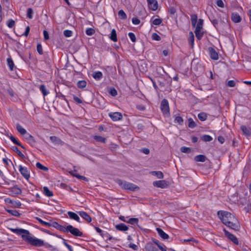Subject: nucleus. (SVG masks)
<instances>
[{"instance_id": "obj_1", "label": "nucleus", "mask_w": 251, "mask_h": 251, "mask_svg": "<svg viewBox=\"0 0 251 251\" xmlns=\"http://www.w3.org/2000/svg\"><path fill=\"white\" fill-rule=\"evenodd\" d=\"M217 215L226 226L235 231L239 230L240 223L238 219L231 213L226 211L221 210L217 212Z\"/></svg>"}, {"instance_id": "obj_2", "label": "nucleus", "mask_w": 251, "mask_h": 251, "mask_svg": "<svg viewBox=\"0 0 251 251\" xmlns=\"http://www.w3.org/2000/svg\"><path fill=\"white\" fill-rule=\"evenodd\" d=\"M10 230L14 233L22 235V239L26 243L35 247H42L44 245L43 240L31 236L28 230L23 228H11Z\"/></svg>"}, {"instance_id": "obj_3", "label": "nucleus", "mask_w": 251, "mask_h": 251, "mask_svg": "<svg viewBox=\"0 0 251 251\" xmlns=\"http://www.w3.org/2000/svg\"><path fill=\"white\" fill-rule=\"evenodd\" d=\"M116 182L122 188L132 191H137L139 189V187L137 185L121 179H117Z\"/></svg>"}, {"instance_id": "obj_4", "label": "nucleus", "mask_w": 251, "mask_h": 251, "mask_svg": "<svg viewBox=\"0 0 251 251\" xmlns=\"http://www.w3.org/2000/svg\"><path fill=\"white\" fill-rule=\"evenodd\" d=\"M68 232H70L75 236L82 237L83 236L82 232L80 231L77 228L75 227L72 225L67 226Z\"/></svg>"}, {"instance_id": "obj_5", "label": "nucleus", "mask_w": 251, "mask_h": 251, "mask_svg": "<svg viewBox=\"0 0 251 251\" xmlns=\"http://www.w3.org/2000/svg\"><path fill=\"white\" fill-rule=\"evenodd\" d=\"M160 108L164 115H168L169 114V106L168 100L166 99H163L160 104Z\"/></svg>"}, {"instance_id": "obj_6", "label": "nucleus", "mask_w": 251, "mask_h": 251, "mask_svg": "<svg viewBox=\"0 0 251 251\" xmlns=\"http://www.w3.org/2000/svg\"><path fill=\"white\" fill-rule=\"evenodd\" d=\"M223 231L225 233V236L231 241H232L235 245H238L239 242L236 236L228 232L225 228L223 229Z\"/></svg>"}, {"instance_id": "obj_7", "label": "nucleus", "mask_w": 251, "mask_h": 251, "mask_svg": "<svg viewBox=\"0 0 251 251\" xmlns=\"http://www.w3.org/2000/svg\"><path fill=\"white\" fill-rule=\"evenodd\" d=\"M152 184L155 187L162 189L166 188L168 186V182L165 180L154 181Z\"/></svg>"}, {"instance_id": "obj_8", "label": "nucleus", "mask_w": 251, "mask_h": 251, "mask_svg": "<svg viewBox=\"0 0 251 251\" xmlns=\"http://www.w3.org/2000/svg\"><path fill=\"white\" fill-rule=\"evenodd\" d=\"M108 116L113 121H118L121 120L123 118L121 113L118 112H110Z\"/></svg>"}, {"instance_id": "obj_9", "label": "nucleus", "mask_w": 251, "mask_h": 251, "mask_svg": "<svg viewBox=\"0 0 251 251\" xmlns=\"http://www.w3.org/2000/svg\"><path fill=\"white\" fill-rule=\"evenodd\" d=\"M19 170L22 175L25 178L28 179L30 177V174L27 168L25 167H23L22 165L19 166Z\"/></svg>"}, {"instance_id": "obj_10", "label": "nucleus", "mask_w": 251, "mask_h": 251, "mask_svg": "<svg viewBox=\"0 0 251 251\" xmlns=\"http://www.w3.org/2000/svg\"><path fill=\"white\" fill-rule=\"evenodd\" d=\"M6 92L10 96V100H11L13 101H16L17 100L18 96L12 88L10 87H8L6 90Z\"/></svg>"}, {"instance_id": "obj_11", "label": "nucleus", "mask_w": 251, "mask_h": 251, "mask_svg": "<svg viewBox=\"0 0 251 251\" xmlns=\"http://www.w3.org/2000/svg\"><path fill=\"white\" fill-rule=\"evenodd\" d=\"M4 201L6 203L11 204L13 206L16 208L20 207L22 205V203L20 201L11 200L8 198L5 199Z\"/></svg>"}, {"instance_id": "obj_12", "label": "nucleus", "mask_w": 251, "mask_h": 251, "mask_svg": "<svg viewBox=\"0 0 251 251\" xmlns=\"http://www.w3.org/2000/svg\"><path fill=\"white\" fill-rule=\"evenodd\" d=\"M9 195L12 196H15L17 195H20L22 193V190L17 186H14L9 190Z\"/></svg>"}, {"instance_id": "obj_13", "label": "nucleus", "mask_w": 251, "mask_h": 251, "mask_svg": "<svg viewBox=\"0 0 251 251\" xmlns=\"http://www.w3.org/2000/svg\"><path fill=\"white\" fill-rule=\"evenodd\" d=\"M149 8L152 11H155L158 8V3L156 0H147Z\"/></svg>"}, {"instance_id": "obj_14", "label": "nucleus", "mask_w": 251, "mask_h": 251, "mask_svg": "<svg viewBox=\"0 0 251 251\" xmlns=\"http://www.w3.org/2000/svg\"><path fill=\"white\" fill-rule=\"evenodd\" d=\"M210 57L214 60H217L219 59L218 52L212 48H208Z\"/></svg>"}, {"instance_id": "obj_15", "label": "nucleus", "mask_w": 251, "mask_h": 251, "mask_svg": "<svg viewBox=\"0 0 251 251\" xmlns=\"http://www.w3.org/2000/svg\"><path fill=\"white\" fill-rule=\"evenodd\" d=\"M78 213L80 217H81L88 223H90L91 222L92 219L91 217L86 212L78 211Z\"/></svg>"}, {"instance_id": "obj_16", "label": "nucleus", "mask_w": 251, "mask_h": 251, "mask_svg": "<svg viewBox=\"0 0 251 251\" xmlns=\"http://www.w3.org/2000/svg\"><path fill=\"white\" fill-rule=\"evenodd\" d=\"M25 139L27 141L28 143L32 146H34L35 144V140L34 137L29 133L25 135Z\"/></svg>"}, {"instance_id": "obj_17", "label": "nucleus", "mask_w": 251, "mask_h": 251, "mask_svg": "<svg viewBox=\"0 0 251 251\" xmlns=\"http://www.w3.org/2000/svg\"><path fill=\"white\" fill-rule=\"evenodd\" d=\"M50 138L51 141L55 145H62L64 143L60 139L56 136H50Z\"/></svg>"}, {"instance_id": "obj_18", "label": "nucleus", "mask_w": 251, "mask_h": 251, "mask_svg": "<svg viewBox=\"0 0 251 251\" xmlns=\"http://www.w3.org/2000/svg\"><path fill=\"white\" fill-rule=\"evenodd\" d=\"M101 237L106 239V241H112V242H114L117 240L116 238L113 237L111 236L107 231H104L101 236Z\"/></svg>"}, {"instance_id": "obj_19", "label": "nucleus", "mask_w": 251, "mask_h": 251, "mask_svg": "<svg viewBox=\"0 0 251 251\" xmlns=\"http://www.w3.org/2000/svg\"><path fill=\"white\" fill-rule=\"evenodd\" d=\"M115 228L117 230L121 231H126L128 229V227L123 223L116 225L115 226Z\"/></svg>"}, {"instance_id": "obj_20", "label": "nucleus", "mask_w": 251, "mask_h": 251, "mask_svg": "<svg viewBox=\"0 0 251 251\" xmlns=\"http://www.w3.org/2000/svg\"><path fill=\"white\" fill-rule=\"evenodd\" d=\"M157 231L159 235L164 240H167L169 238V236L162 229L157 228Z\"/></svg>"}, {"instance_id": "obj_21", "label": "nucleus", "mask_w": 251, "mask_h": 251, "mask_svg": "<svg viewBox=\"0 0 251 251\" xmlns=\"http://www.w3.org/2000/svg\"><path fill=\"white\" fill-rule=\"evenodd\" d=\"M231 19L232 21L235 23H238L241 22V18L239 14L236 12L233 13L231 14Z\"/></svg>"}, {"instance_id": "obj_22", "label": "nucleus", "mask_w": 251, "mask_h": 251, "mask_svg": "<svg viewBox=\"0 0 251 251\" xmlns=\"http://www.w3.org/2000/svg\"><path fill=\"white\" fill-rule=\"evenodd\" d=\"M67 213L70 219L74 220L78 222H80L79 216L75 213L72 211H68Z\"/></svg>"}, {"instance_id": "obj_23", "label": "nucleus", "mask_w": 251, "mask_h": 251, "mask_svg": "<svg viewBox=\"0 0 251 251\" xmlns=\"http://www.w3.org/2000/svg\"><path fill=\"white\" fill-rule=\"evenodd\" d=\"M145 251H159L158 248L153 245L152 244H148L145 246Z\"/></svg>"}, {"instance_id": "obj_24", "label": "nucleus", "mask_w": 251, "mask_h": 251, "mask_svg": "<svg viewBox=\"0 0 251 251\" xmlns=\"http://www.w3.org/2000/svg\"><path fill=\"white\" fill-rule=\"evenodd\" d=\"M109 38L110 40L114 42L117 41V33L115 29H113L111 31V33L109 35Z\"/></svg>"}, {"instance_id": "obj_25", "label": "nucleus", "mask_w": 251, "mask_h": 251, "mask_svg": "<svg viewBox=\"0 0 251 251\" xmlns=\"http://www.w3.org/2000/svg\"><path fill=\"white\" fill-rule=\"evenodd\" d=\"M16 129L22 135H26L27 134L26 130L19 124L16 125Z\"/></svg>"}, {"instance_id": "obj_26", "label": "nucleus", "mask_w": 251, "mask_h": 251, "mask_svg": "<svg viewBox=\"0 0 251 251\" xmlns=\"http://www.w3.org/2000/svg\"><path fill=\"white\" fill-rule=\"evenodd\" d=\"M102 73L100 71H96L93 73L92 76L97 80H100L102 77Z\"/></svg>"}, {"instance_id": "obj_27", "label": "nucleus", "mask_w": 251, "mask_h": 251, "mask_svg": "<svg viewBox=\"0 0 251 251\" xmlns=\"http://www.w3.org/2000/svg\"><path fill=\"white\" fill-rule=\"evenodd\" d=\"M150 174L152 176H156L159 179H162L164 177V175L161 171H152Z\"/></svg>"}, {"instance_id": "obj_28", "label": "nucleus", "mask_w": 251, "mask_h": 251, "mask_svg": "<svg viewBox=\"0 0 251 251\" xmlns=\"http://www.w3.org/2000/svg\"><path fill=\"white\" fill-rule=\"evenodd\" d=\"M241 129L242 130L244 134L247 136H249L251 134V130L250 128L247 127L245 126H242Z\"/></svg>"}, {"instance_id": "obj_29", "label": "nucleus", "mask_w": 251, "mask_h": 251, "mask_svg": "<svg viewBox=\"0 0 251 251\" xmlns=\"http://www.w3.org/2000/svg\"><path fill=\"white\" fill-rule=\"evenodd\" d=\"M7 65L10 71H13L14 67V64L12 59L11 57H8L6 59Z\"/></svg>"}, {"instance_id": "obj_30", "label": "nucleus", "mask_w": 251, "mask_h": 251, "mask_svg": "<svg viewBox=\"0 0 251 251\" xmlns=\"http://www.w3.org/2000/svg\"><path fill=\"white\" fill-rule=\"evenodd\" d=\"M206 159V157L201 154L198 155L195 157V160L197 162H204Z\"/></svg>"}, {"instance_id": "obj_31", "label": "nucleus", "mask_w": 251, "mask_h": 251, "mask_svg": "<svg viewBox=\"0 0 251 251\" xmlns=\"http://www.w3.org/2000/svg\"><path fill=\"white\" fill-rule=\"evenodd\" d=\"M43 192L47 197H50L53 196V193L46 186L43 187Z\"/></svg>"}, {"instance_id": "obj_32", "label": "nucleus", "mask_w": 251, "mask_h": 251, "mask_svg": "<svg viewBox=\"0 0 251 251\" xmlns=\"http://www.w3.org/2000/svg\"><path fill=\"white\" fill-rule=\"evenodd\" d=\"M6 211L11 215L15 217H20L21 215V214L16 210L6 209Z\"/></svg>"}, {"instance_id": "obj_33", "label": "nucleus", "mask_w": 251, "mask_h": 251, "mask_svg": "<svg viewBox=\"0 0 251 251\" xmlns=\"http://www.w3.org/2000/svg\"><path fill=\"white\" fill-rule=\"evenodd\" d=\"M87 82L85 80H79L77 83V86L79 88L82 89L86 86Z\"/></svg>"}, {"instance_id": "obj_34", "label": "nucleus", "mask_w": 251, "mask_h": 251, "mask_svg": "<svg viewBox=\"0 0 251 251\" xmlns=\"http://www.w3.org/2000/svg\"><path fill=\"white\" fill-rule=\"evenodd\" d=\"M10 139L11 141L14 143L16 145H17L20 147H21L23 148H24V147L22 146V145L21 144V143L19 141L18 139H17L15 137H14L13 136H11L10 137Z\"/></svg>"}, {"instance_id": "obj_35", "label": "nucleus", "mask_w": 251, "mask_h": 251, "mask_svg": "<svg viewBox=\"0 0 251 251\" xmlns=\"http://www.w3.org/2000/svg\"><path fill=\"white\" fill-rule=\"evenodd\" d=\"M139 221V220L138 218H129L127 221V223L130 224L131 225H137L138 224V222Z\"/></svg>"}, {"instance_id": "obj_36", "label": "nucleus", "mask_w": 251, "mask_h": 251, "mask_svg": "<svg viewBox=\"0 0 251 251\" xmlns=\"http://www.w3.org/2000/svg\"><path fill=\"white\" fill-rule=\"evenodd\" d=\"M36 219L43 226H51V224L50 223L44 221L39 217H36Z\"/></svg>"}, {"instance_id": "obj_37", "label": "nucleus", "mask_w": 251, "mask_h": 251, "mask_svg": "<svg viewBox=\"0 0 251 251\" xmlns=\"http://www.w3.org/2000/svg\"><path fill=\"white\" fill-rule=\"evenodd\" d=\"M118 16L119 17L123 20H125L127 18V16L126 13L123 10H120L118 12Z\"/></svg>"}, {"instance_id": "obj_38", "label": "nucleus", "mask_w": 251, "mask_h": 251, "mask_svg": "<svg viewBox=\"0 0 251 251\" xmlns=\"http://www.w3.org/2000/svg\"><path fill=\"white\" fill-rule=\"evenodd\" d=\"M94 139L99 142L105 143L106 141V138L101 136H95Z\"/></svg>"}, {"instance_id": "obj_39", "label": "nucleus", "mask_w": 251, "mask_h": 251, "mask_svg": "<svg viewBox=\"0 0 251 251\" xmlns=\"http://www.w3.org/2000/svg\"><path fill=\"white\" fill-rule=\"evenodd\" d=\"M198 116L199 119L201 121H204L207 118V115L204 112L199 113Z\"/></svg>"}, {"instance_id": "obj_40", "label": "nucleus", "mask_w": 251, "mask_h": 251, "mask_svg": "<svg viewBox=\"0 0 251 251\" xmlns=\"http://www.w3.org/2000/svg\"><path fill=\"white\" fill-rule=\"evenodd\" d=\"M197 125L195 122L194 121L193 119L189 118L188 119V126L190 128H193L196 126Z\"/></svg>"}, {"instance_id": "obj_41", "label": "nucleus", "mask_w": 251, "mask_h": 251, "mask_svg": "<svg viewBox=\"0 0 251 251\" xmlns=\"http://www.w3.org/2000/svg\"><path fill=\"white\" fill-rule=\"evenodd\" d=\"M40 90L42 92L44 96H46L49 94V92L47 90L46 86L44 85L40 86Z\"/></svg>"}, {"instance_id": "obj_42", "label": "nucleus", "mask_w": 251, "mask_h": 251, "mask_svg": "<svg viewBox=\"0 0 251 251\" xmlns=\"http://www.w3.org/2000/svg\"><path fill=\"white\" fill-rule=\"evenodd\" d=\"M36 166L37 168L40 169V170H43L45 172H47L49 169L47 167L43 166L42 164H41L39 162H37L36 164Z\"/></svg>"}, {"instance_id": "obj_43", "label": "nucleus", "mask_w": 251, "mask_h": 251, "mask_svg": "<svg viewBox=\"0 0 251 251\" xmlns=\"http://www.w3.org/2000/svg\"><path fill=\"white\" fill-rule=\"evenodd\" d=\"M203 23V21L202 19H199L198 23L196 25V29L195 30H199V29H202V25Z\"/></svg>"}, {"instance_id": "obj_44", "label": "nucleus", "mask_w": 251, "mask_h": 251, "mask_svg": "<svg viewBox=\"0 0 251 251\" xmlns=\"http://www.w3.org/2000/svg\"><path fill=\"white\" fill-rule=\"evenodd\" d=\"M201 139L204 142H210L212 140V137L209 135H204L202 136Z\"/></svg>"}, {"instance_id": "obj_45", "label": "nucleus", "mask_w": 251, "mask_h": 251, "mask_svg": "<svg viewBox=\"0 0 251 251\" xmlns=\"http://www.w3.org/2000/svg\"><path fill=\"white\" fill-rule=\"evenodd\" d=\"M201 29L195 30V33L196 37L198 39H201L203 36V32L201 31Z\"/></svg>"}, {"instance_id": "obj_46", "label": "nucleus", "mask_w": 251, "mask_h": 251, "mask_svg": "<svg viewBox=\"0 0 251 251\" xmlns=\"http://www.w3.org/2000/svg\"><path fill=\"white\" fill-rule=\"evenodd\" d=\"M12 149L14 151L17 152V153L18 154V155L19 156H20L22 158L25 157V156L23 154V153L18 149V148L17 147H16V146L13 147Z\"/></svg>"}, {"instance_id": "obj_47", "label": "nucleus", "mask_w": 251, "mask_h": 251, "mask_svg": "<svg viewBox=\"0 0 251 251\" xmlns=\"http://www.w3.org/2000/svg\"><path fill=\"white\" fill-rule=\"evenodd\" d=\"M162 22V19L159 18H156V19H154L152 21V23L153 25H161Z\"/></svg>"}, {"instance_id": "obj_48", "label": "nucleus", "mask_w": 251, "mask_h": 251, "mask_svg": "<svg viewBox=\"0 0 251 251\" xmlns=\"http://www.w3.org/2000/svg\"><path fill=\"white\" fill-rule=\"evenodd\" d=\"M189 40L191 46L193 47L194 44V36L193 32H190L189 33Z\"/></svg>"}, {"instance_id": "obj_49", "label": "nucleus", "mask_w": 251, "mask_h": 251, "mask_svg": "<svg viewBox=\"0 0 251 251\" xmlns=\"http://www.w3.org/2000/svg\"><path fill=\"white\" fill-rule=\"evenodd\" d=\"M15 21L12 19L8 20L6 22V25L9 28H12L15 25Z\"/></svg>"}, {"instance_id": "obj_50", "label": "nucleus", "mask_w": 251, "mask_h": 251, "mask_svg": "<svg viewBox=\"0 0 251 251\" xmlns=\"http://www.w3.org/2000/svg\"><path fill=\"white\" fill-rule=\"evenodd\" d=\"M95 33V30L92 28H88L86 30V34L87 35L91 36Z\"/></svg>"}, {"instance_id": "obj_51", "label": "nucleus", "mask_w": 251, "mask_h": 251, "mask_svg": "<svg viewBox=\"0 0 251 251\" xmlns=\"http://www.w3.org/2000/svg\"><path fill=\"white\" fill-rule=\"evenodd\" d=\"M175 122L176 123H177L180 125H182L183 122V120L181 117L177 116L176 117L175 119Z\"/></svg>"}, {"instance_id": "obj_52", "label": "nucleus", "mask_w": 251, "mask_h": 251, "mask_svg": "<svg viewBox=\"0 0 251 251\" xmlns=\"http://www.w3.org/2000/svg\"><path fill=\"white\" fill-rule=\"evenodd\" d=\"M128 35L132 42H135L136 41V38L135 34L133 33L129 32L128 33Z\"/></svg>"}, {"instance_id": "obj_53", "label": "nucleus", "mask_w": 251, "mask_h": 251, "mask_svg": "<svg viewBox=\"0 0 251 251\" xmlns=\"http://www.w3.org/2000/svg\"><path fill=\"white\" fill-rule=\"evenodd\" d=\"M109 93L112 96H116L117 95V92L114 88H110Z\"/></svg>"}, {"instance_id": "obj_54", "label": "nucleus", "mask_w": 251, "mask_h": 251, "mask_svg": "<svg viewBox=\"0 0 251 251\" xmlns=\"http://www.w3.org/2000/svg\"><path fill=\"white\" fill-rule=\"evenodd\" d=\"M32 13H33V10L32 8H28L27 10V17L29 19H32Z\"/></svg>"}, {"instance_id": "obj_55", "label": "nucleus", "mask_w": 251, "mask_h": 251, "mask_svg": "<svg viewBox=\"0 0 251 251\" xmlns=\"http://www.w3.org/2000/svg\"><path fill=\"white\" fill-rule=\"evenodd\" d=\"M64 35L66 37H70L72 35V31L70 30H65L64 31Z\"/></svg>"}, {"instance_id": "obj_56", "label": "nucleus", "mask_w": 251, "mask_h": 251, "mask_svg": "<svg viewBox=\"0 0 251 251\" xmlns=\"http://www.w3.org/2000/svg\"><path fill=\"white\" fill-rule=\"evenodd\" d=\"M168 11L171 15H174L176 13V9L173 6H170L168 8Z\"/></svg>"}, {"instance_id": "obj_57", "label": "nucleus", "mask_w": 251, "mask_h": 251, "mask_svg": "<svg viewBox=\"0 0 251 251\" xmlns=\"http://www.w3.org/2000/svg\"><path fill=\"white\" fill-rule=\"evenodd\" d=\"M152 39L155 41H160L161 40V37L155 33H153L152 34Z\"/></svg>"}, {"instance_id": "obj_58", "label": "nucleus", "mask_w": 251, "mask_h": 251, "mask_svg": "<svg viewBox=\"0 0 251 251\" xmlns=\"http://www.w3.org/2000/svg\"><path fill=\"white\" fill-rule=\"evenodd\" d=\"M133 24L138 25L140 23V20L137 17H133L132 19Z\"/></svg>"}, {"instance_id": "obj_59", "label": "nucleus", "mask_w": 251, "mask_h": 251, "mask_svg": "<svg viewBox=\"0 0 251 251\" xmlns=\"http://www.w3.org/2000/svg\"><path fill=\"white\" fill-rule=\"evenodd\" d=\"M37 50L40 54H43V50L42 45L40 44H38L37 46Z\"/></svg>"}, {"instance_id": "obj_60", "label": "nucleus", "mask_w": 251, "mask_h": 251, "mask_svg": "<svg viewBox=\"0 0 251 251\" xmlns=\"http://www.w3.org/2000/svg\"><path fill=\"white\" fill-rule=\"evenodd\" d=\"M235 82L234 80H231L227 82V85L229 87H233L235 86Z\"/></svg>"}, {"instance_id": "obj_61", "label": "nucleus", "mask_w": 251, "mask_h": 251, "mask_svg": "<svg viewBox=\"0 0 251 251\" xmlns=\"http://www.w3.org/2000/svg\"><path fill=\"white\" fill-rule=\"evenodd\" d=\"M197 16L196 15H193L191 17L192 24L193 25H195L197 23Z\"/></svg>"}, {"instance_id": "obj_62", "label": "nucleus", "mask_w": 251, "mask_h": 251, "mask_svg": "<svg viewBox=\"0 0 251 251\" xmlns=\"http://www.w3.org/2000/svg\"><path fill=\"white\" fill-rule=\"evenodd\" d=\"M216 4L220 7L223 8L224 7V3L222 0H217Z\"/></svg>"}, {"instance_id": "obj_63", "label": "nucleus", "mask_w": 251, "mask_h": 251, "mask_svg": "<svg viewBox=\"0 0 251 251\" xmlns=\"http://www.w3.org/2000/svg\"><path fill=\"white\" fill-rule=\"evenodd\" d=\"M136 108L140 111H144L146 109V107L142 104H139L136 105Z\"/></svg>"}, {"instance_id": "obj_64", "label": "nucleus", "mask_w": 251, "mask_h": 251, "mask_svg": "<svg viewBox=\"0 0 251 251\" xmlns=\"http://www.w3.org/2000/svg\"><path fill=\"white\" fill-rule=\"evenodd\" d=\"M247 207L249 211H251V197H249Z\"/></svg>"}]
</instances>
